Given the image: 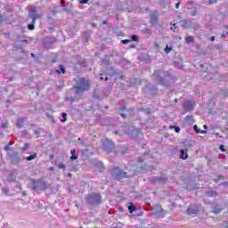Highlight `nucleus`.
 <instances>
[{
  "label": "nucleus",
  "mask_w": 228,
  "mask_h": 228,
  "mask_svg": "<svg viewBox=\"0 0 228 228\" xmlns=\"http://www.w3.org/2000/svg\"><path fill=\"white\" fill-rule=\"evenodd\" d=\"M31 56H32V57H35V53H31Z\"/></svg>",
  "instance_id": "nucleus-50"
},
{
  "label": "nucleus",
  "mask_w": 228,
  "mask_h": 228,
  "mask_svg": "<svg viewBox=\"0 0 228 228\" xmlns=\"http://www.w3.org/2000/svg\"><path fill=\"white\" fill-rule=\"evenodd\" d=\"M175 102H177V99H175Z\"/></svg>",
  "instance_id": "nucleus-55"
},
{
  "label": "nucleus",
  "mask_w": 228,
  "mask_h": 228,
  "mask_svg": "<svg viewBox=\"0 0 228 228\" xmlns=\"http://www.w3.org/2000/svg\"><path fill=\"white\" fill-rule=\"evenodd\" d=\"M193 129H194L195 133H197V134H206L208 133V131H206V130H200L199 126L197 125H194Z\"/></svg>",
  "instance_id": "nucleus-12"
},
{
  "label": "nucleus",
  "mask_w": 228,
  "mask_h": 228,
  "mask_svg": "<svg viewBox=\"0 0 228 228\" xmlns=\"http://www.w3.org/2000/svg\"><path fill=\"white\" fill-rule=\"evenodd\" d=\"M221 179H224V176H220Z\"/></svg>",
  "instance_id": "nucleus-54"
},
{
  "label": "nucleus",
  "mask_w": 228,
  "mask_h": 228,
  "mask_svg": "<svg viewBox=\"0 0 228 228\" xmlns=\"http://www.w3.org/2000/svg\"><path fill=\"white\" fill-rule=\"evenodd\" d=\"M8 149H9L8 146H5V147H4V150H5V151H8Z\"/></svg>",
  "instance_id": "nucleus-46"
},
{
  "label": "nucleus",
  "mask_w": 228,
  "mask_h": 228,
  "mask_svg": "<svg viewBox=\"0 0 228 228\" xmlns=\"http://www.w3.org/2000/svg\"><path fill=\"white\" fill-rule=\"evenodd\" d=\"M219 149H220V151H222V152H225V148H224V145H220L219 146Z\"/></svg>",
  "instance_id": "nucleus-31"
},
{
  "label": "nucleus",
  "mask_w": 228,
  "mask_h": 228,
  "mask_svg": "<svg viewBox=\"0 0 228 228\" xmlns=\"http://www.w3.org/2000/svg\"><path fill=\"white\" fill-rule=\"evenodd\" d=\"M210 4H215V3H216V0H210Z\"/></svg>",
  "instance_id": "nucleus-38"
},
{
  "label": "nucleus",
  "mask_w": 228,
  "mask_h": 228,
  "mask_svg": "<svg viewBox=\"0 0 228 228\" xmlns=\"http://www.w3.org/2000/svg\"><path fill=\"white\" fill-rule=\"evenodd\" d=\"M183 108H184V110H187V111H190L195 108V102H193L192 101H190V100H186L183 102Z\"/></svg>",
  "instance_id": "nucleus-8"
},
{
  "label": "nucleus",
  "mask_w": 228,
  "mask_h": 228,
  "mask_svg": "<svg viewBox=\"0 0 228 228\" xmlns=\"http://www.w3.org/2000/svg\"><path fill=\"white\" fill-rule=\"evenodd\" d=\"M139 161H140V163L143 162V159L142 158H139Z\"/></svg>",
  "instance_id": "nucleus-40"
},
{
  "label": "nucleus",
  "mask_w": 228,
  "mask_h": 228,
  "mask_svg": "<svg viewBox=\"0 0 228 228\" xmlns=\"http://www.w3.org/2000/svg\"><path fill=\"white\" fill-rule=\"evenodd\" d=\"M204 129H208V126L204 125Z\"/></svg>",
  "instance_id": "nucleus-47"
},
{
  "label": "nucleus",
  "mask_w": 228,
  "mask_h": 228,
  "mask_svg": "<svg viewBox=\"0 0 228 228\" xmlns=\"http://www.w3.org/2000/svg\"><path fill=\"white\" fill-rule=\"evenodd\" d=\"M222 37H223V38H225V35H223Z\"/></svg>",
  "instance_id": "nucleus-52"
},
{
  "label": "nucleus",
  "mask_w": 228,
  "mask_h": 228,
  "mask_svg": "<svg viewBox=\"0 0 228 228\" xmlns=\"http://www.w3.org/2000/svg\"><path fill=\"white\" fill-rule=\"evenodd\" d=\"M46 117H48V118H51V115H49V114H46Z\"/></svg>",
  "instance_id": "nucleus-48"
},
{
  "label": "nucleus",
  "mask_w": 228,
  "mask_h": 228,
  "mask_svg": "<svg viewBox=\"0 0 228 228\" xmlns=\"http://www.w3.org/2000/svg\"><path fill=\"white\" fill-rule=\"evenodd\" d=\"M222 210L220 209V208H216L215 210H214V213L216 214V215H218V213H220Z\"/></svg>",
  "instance_id": "nucleus-33"
},
{
  "label": "nucleus",
  "mask_w": 228,
  "mask_h": 228,
  "mask_svg": "<svg viewBox=\"0 0 228 228\" xmlns=\"http://www.w3.org/2000/svg\"><path fill=\"white\" fill-rule=\"evenodd\" d=\"M131 38H132L133 42H138V36L137 35H133L131 37Z\"/></svg>",
  "instance_id": "nucleus-26"
},
{
  "label": "nucleus",
  "mask_w": 228,
  "mask_h": 228,
  "mask_svg": "<svg viewBox=\"0 0 228 228\" xmlns=\"http://www.w3.org/2000/svg\"><path fill=\"white\" fill-rule=\"evenodd\" d=\"M71 157L70 159L74 160V159H77V155H76V150H71Z\"/></svg>",
  "instance_id": "nucleus-15"
},
{
  "label": "nucleus",
  "mask_w": 228,
  "mask_h": 228,
  "mask_svg": "<svg viewBox=\"0 0 228 228\" xmlns=\"http://www.w3.org/2000/svg\"><path fill=\"white\" fill-rule=\"evenodd\" d=\"M180 159H188V150H181L180 151Z\"/></svg>",
  "instance_id": "nucleus-11"
},
{
  "label": "nucleus",
  "mask_w": 228,
  "mask_h": 228,
  "mask_svg": "<svg viewBox=\"0 0 228 228\" xmlns=\"http://www.w3.org/2000/svg\"><path fill=\"white\" fill-rule=\"evenodd\" d=\"M180 4H181V2H178V3L175 4V8H176V10H178V8H179Z\"/></svg>",
  "instance_id": "nucleus-36"
},
{
  "label": "nucleus",
  "mask_w": 228,
  "mask_h": 228,
  "mask_svg": "<svg viewBox=\"0 0 228 228\" xmlns=\"http://www.w3.org/2000/svg\"><path fill=\"white\" fill-rule=\"evenodd\" d=\"M129 42H131V40H127V39L122 40V44H129Z\"/></svg>",
  "instance_id": "nucleus-34"
},
{
  "label": "nucleus",
  "mask_w": 228,
  "mask_h": 228,
  "mask_svg": "<svg viewBox=\"0 0 228 228\" xmlns=\"http://www.w3.org/2000/svg\"><path fill=\"white\" fill-rule=\"evenodd\" d=\"M185 41L187 42V44H191V42H193V37H187L185 38Z\"/></svg>",
  "instance_id": "nucleus-24"
},
{
  "label": "nucleus",
  "mask_w": 228,
  "mask_h": 228,
  "mask_svg": "<svg viewBox=\"0 0 228 228\" xmlns=\"http://www.w3.org/2000/svg\"><path fill=\"white\" fill-rule=\"evenodd\" d=\"M169 129H175V133H181V128L179 126H170Z\"/></svg>",
  "instance_id": "nucleus-18"
},
{
  "label": "nucleus",
  "mask_w": 228,
  "mask_h": 228,
  "mask_svg": "<svg viewBox=\"0 0 228 228\" xmlns=\"http://www.w3.org/2000/svg\"><path fill=\"white\" fill-rule=\"evenodd\" d=\"M152 212L155 216H158L159 218L165 216V210L161 208V206L155 205L152 207Z\"/></svg>",
  "instance_id": "nucleus-6"
},
{
  "label": "nucleus",
  "mask_w": 228,
  "mask_h": 228,
  "mask_svg": "<svg viewBox=\"0 0 228 228\" xmlns=\"http://www.w3.org/2000/svg\"><path fill=\"white\" fill-rule=\"evenodd\" d=\"M30 183L33 190H45V188H47L45 181L44 180H31Z\"/></svg>",
  "instance_id": "nucleus-2"
},
{
  "label": "nucleus",
  "mask_w": 228,
  "mask_h": 228,
  "mask_svg": "<svg viewBox=\"0 0 228 228\" xmlns=\"http://www.w3.org/2000/svg\"><path fill=\"white\" fill-rule=\"evenodd\" d=\"M128 134H133V133H131V132H128Z\"/></svg>",
  "instance_id": "nucleus-53"
},
{
  "label": "nucleus",
  "mask_w": 228,
  "mask_h": 228,
  "mask_svg": "<svg viewBox=\"0 0 228 228\" xmlns=\"http://www.w3.org/2000/svg\"><path fill=\"white\" fill-rule=\"evenodd\" d=\"M208 197H216V191H210L207 192Z\"/></svg>",
  "instance_id": "nucleus-19"
},
{
  "label": "nucleus",
  "mask_w": 228,
  "mask_h": 228,
  "mask_svg": "<svg viewBox=\"0 0 228 228\" xmlns=\"http://www.w3.org/2000/svg\"><path fill=\"white\" fill-rule=\"evenodd\" d=\"M112 175L118 180L120 181L121 179H124V177H129L127 175V173L122 171L120 168L116 167L112 171Z\"/></svg>",
  "instance_id": "nucleus-3"
},
{
  "label": "nucleus",
  "mask_w": 228,
  "mask_h": 228,
  "mask_svg": "<svg viewBox=\"0 0 228 228\" xmlns=\"http://www.w3.org/2000/svg\"><path fill=\"white\" fill-rule=\"evenodd\" d=\"M71 176H72V174L69 173L68 177H71Z\"/></svg>",
  "instance_id": "nucleus-45"
},
{
  "label": "nucleus",
  "mask_w": 228,
  "mask_h": 228,
  "mask_svg": "<svg viewBox=\"0 0 228 228\" xmlns=\"http://www.w3.org/2000/svg\"><path fill=\"white\" fill-rule=\"evenodd\" d=\"M102 142L103 143V147H105L106 149H111V147H113V142L108 138L102 139Z\"/></svg>",
  "instance_id": "nucleus-9"
},
{
  "label": "nucleus",
  "mask_w": 228,
  "mask_h": 228,
  "mask_svg": "<svg viewBox=\"0 0 228 228\" xmlns=\"http://www.w3.org/2000/svg\"><path fill=\"white\" fill-rule=\"evenodd\" d=\"M170 51H172V47L167 45L166 48H165V53H166L167 54H168V53H170Z\"/></svg>",
  "instance_id": "nucleus-25"
},
{
  "label": "nucleus",
  "mask_w": 228,
  "mask_h": 228,
  "mask_svg": "<svg viewBox=\"0 0 228 228\" xmlns=\"http://www.w3.org/2000/svg\"><path fill=\"white\" fill-rule=\"evenodd\" d=\"M42 17V14H39L36 10H31L28 12V18L32 19L33 24H35V20L40 19Z\"/></svg>",
  "instance_id": "nucleus-7"
},
{
  "label": "nucleus",
  "mask_w": 228,
  "mask_h": 228,
  "mask_svg": "<svg viewBox=\"0 0 228 228\" xmlns=\"http://www.w3.org/2000/svg\"><path fill=\"white\" fill-rule=\"evenodd\" d=\"M191 15H195V12H191Z\"/></svg>",
  "instance_id": "nucleus-51"
},
{
  "label": "nucleus",
  "mask_w": 228,
  "mask_h": 228,
  "mask_svg": "<svg viewBox=\"0 0 228 228\" xmlns=\"http://www.w3.org/2000/svg\"><path fill=\"white\" fill-rule=\"evenodd\" d=\"M58 168L65 170V168H66L65 164H63V163L59 164Z\"/></svg>",
  "instance_id": "nucleus-29"
},
{
  "label": "nucleus",
  "mask_w": 228,
  "mask_h": 228,
  "mask_svg": "<svg viewBox=\"0 0 228 228\" xmlns=\"http://www.w3.org/2000/svg\"><path fill=\"white\" fill-rule=\"evenodd\" d=\"M61 4H65V0H61Z\"/></svg>",
  "instance_id": "nucleus-41"
},
{
  "label": "nucleus",
  "mask_w": 228,
  "mask_h": 228,
  "mask_svg": "<svg viewBox=\"0 0 228 228\" xmlns=\"http://www.w3.org/2000/svg\"><path fill=\"white\" fill-rule=\"evenodd\" d=\"M211 42H215V37H210Z\"/></svg>",
  "instance_id": "nucleus-39"
},
{
  "label": "nucleus",
  "mask_w": 228,
  "mask_h": 228,
  "mask_svg": "<svg viewBox=\"0 0 228 228\" xmlns=\"http://www.w3.org/2000/svg\"><path fill=\"white\" fill-rule=\"evenodd\" d=\"M35 134H37V131H35Z\"/></svg>",
  "instance_id": "nucleus-56"
},
{
  "label": "nucleus",
  "mask_w": 228,
  "mask_h": 228,
  "mask_svg": "<svg viewBox=\"0 0 228 228\" xmlns=\"http://www.w3.org/2000/svg\"><path fill=\"white\" fill-rule=\"evenodd\" d=\"M28 149H29V143L26 142L24 147L21 148V151L24 152L25 151H28Z\"/></svg>",
  "instance_id": "nucleus-21"
},
{
  "label": "nucleus",
  "mask_w": 228,
  "mask_h": 228,
  "mask_svg": "<svg viewBox=\"0 0 228 228\" xmlns=\"http://www.w3.org/2000/svg\"><path fill=\"white\" fill-rule=\"evenodd\" d=\"M128 210L130 211V213H133V211H134V205H129L128 206Z\"/></svg>",
  "instance_id": "nucleus-28"
},
{
  "label": "nucleus",
  "mask_w": 228,
  "mask_h": 228,
  "mask_svg": "<svg viewBox=\"0 0 228 228\" xmlns=\"http://www.w3.org/2000/svg\"><path fill=\"white\" fill-rule=\"evenodd\" d=\"M90 88V81L85 79V77H79L77 79V85L75 86L76 94L80 95L85 91Z\"/></svg>",
  "instance_id": "nucleus-1"
},
{
  "label": "nucleus",
  "mask_w": 228,
  "mask_h": 228,
  "mask_svg": "<svg viewBox=\"0 0 228 228\" xmlns=\"http://www.w3.org/2000/svg\"><path fill=\"white\" fill-rule=\"evenodd\" d=\"M121 117H122L123 118H126V115H125V114H121Z\"/></svg>",
  "instance_id": "nucleus-42"
},
{
  "label": "nucleus",
  "mask_w": 228,
  "mask_h": 228,
  "mask_svg": "<svg viewBox=\"0 0 228 228\" xmlns=\"http://www.w3.org/2000/svg\"><path fill=\"white\" fill-rule=\"evenodd\" d=\"M151 22H156V17L151 16Z\"/></svg>",
  "instance_id": "nucleus-37"
},
{
  "label": "nucleus",
  "mask_w": 228,
  "mask_h": 228,
  "mask_svg": "<svg viewBox=\"0 0 228 228\" xmlns=\"http://www.w3.org/2000/svg\"><path fill=\"white\" fill-rule=\"evenodd\" d=\"M49 170L53 171V170H54V167H51L49 168Z\"/></svg>",
  "instance_id": "nucleus-44"
},
{
  "label": "nucleus",
  "mask_w": 228,
  "mask_h": 228,
  "mask_svg": "<svg viewBox=\"0 0 228 228\" xmlns=\"http://www.w3.org/2000/svg\"><path fill=\"white\" fill-rule=\"evenodd\" d=\"M28 29H29L30 31H33V29H35V23H31L28 25Z\"/></svg>",
  "instance_id": "nucleus-22"
},
{
  "label": "nucleus",
  "mask_w": 228,
  "mask_h": 228,
  "mask_svg": "<svg viewBox=\"0 0 228 228\" xmlns=\"http://www.w3.org/2000/svg\"><path fill=\"white\" fill-rule=\"evenodd\" d=\"M215 136H220V134L216 133V134H215Z\"/></svg>",
  "instance_id": "nucleus-43"
},
{
  "label": "nucleus",
  "mask_w": 228,
  "mask_h": 228,
  "mask_svg": "<svg viewBox=\"0 0 228 228\" xmlns=\"http://www.w3.org/2000/svg\"><path fill=\"white\" fill-rule=\"evenodd\" d=\"M175 24H173V26L171 27V31H175Z\"/></svg>",
  "instance_id": "nucleus-35"
},
{
  "label": "nucleus",
  "mask_w": 228,
  "mask_h": 228,
  "mask_svg": "<svg viewBox=\"0 0 228 228\" xmlns=\"http://www.w3.org/2000/svg\"><path fill=\"white\" fill-rule=\"evenodd\" d=\"M36 158H37V153H34L27 157V161H33V159H35Z\"/></svg>",
  "instance_id": "nucleus-16"
},
{
  "label": "nucleus",
  "mask_w": 228,
  "mask_h": 228,
  "mask_svg": "<svg viewBox=\"0 0 228 228\" xmlns=\"http://www.w3.org/2000/svg\"><path fill=\"white\" fill-rule=\"evenodd\" d=\"M2 191L3 193H4V195H8V191H10V189H8V187H4L2 188Z\"/></svg>",
  "instance_id": "nucleus-23"
},
{
  "label": "nucleus",
  "mask_w": 228,
  "mask_h": 228,
  "mask_svg": "<svg viewBox=\"0 0 228 228\" xmlns=\"http://www.w3.org/2000/svg\"><path fill=\"white\" fill-rule=\"evenodd\" d=\"M87 202L93 204V206H97L101 204V194H91L87 197Z\"/></svg>",
  "instance_id": "nucleus-5"
},
{
  "label": "nucleus",
  "mask_w": 228,
  "mask_h": 228,
  "mask_svg": "<svg viewBox=\"0 0 228 228\" xmlns=\"http://www.w3.org/2000/svg\"><path fill=\"white\" fill-rule=\"evenodd\" d=\"M132 47H134V45H132Z\"/></svg>",
  "instance_id": "nucleus-57"
},
{
  "label": "nucleus",
  "mask_w": 228,
  "mask_h": 228,
  "mask_svg": "<svg viewBox=\"0 0 228 228\" xmlns=\"http://www.w3.org/2000/svg\"><path fill=\"white\" fill-rule=\"evenodd\" d=\"M187 213L189 215H196V213H199V208H195L193 206H191L188 209H187Z\"/></svg>",
  "instance_id": "nucleus-10"
},
{
  "label": "nucleus",
  "mask_w": 228,
  "mask_h": 228,
  "mask_svg": "<svg viewBox=\"0 0 228 228\" xmlns=\"http://www.w3.org/2000/svg\"><path fill=\"white\" fill-rule=\"evenodd\" d=\"M185 121L189 124V126H193V123L195 122L193 120V116H187L185 118Z\"/></svg>",
  "instance_id": "nucleus-13"
},
{
  "label": "nucleus",
  "mask_w": 228,
  "mask_h": 228,
  "mask_svg": "<svg viewBox=\"0 0 228 228\" xmlns=\"http://www.w3.org/2000/svg\"><path fill=\"white\" fill-rule=\"evenodd\" d=\"M16 126L17 127H22V126H24V118H18Z\"/></svg>",
  "instance_id": "nucleus-14"
},
{
  "label": "nucleus",
  "mask_w": 228,
  "mask_h": 228,
  "mask_svg": "<svg viewBox=\"0 0 228 228\" xmlns=\"http://www.w3.org/2000/svg\"><path fill=\"white\" fill-rule=\"evenodd\" d=\"M153 76L154 77H157L158 83L165 86V84L163 83V77H161L164 76L165 77L166 76H170V72L167 71V73H164L163 70H155Z\"/></svg>",
  "instance_id": "nucleus-4"
},
{
  "label": "nucleus",
  "mask_w": 228,
  "mask_h": 228,
  "mask_svg": "<svg viewBox=\"0 0 228 228\" xmlns=\"http://www.w3.org/2000/svg\"><path fill=\"white\" fill-rule=\"evenodd\" d=\"M56 72L58 74H61V73L65 74V68L63 67V65H61L60 69H57Z\"/></svg>",
  "instance_id": "nucleus-17"
},
{
  "label": "nucleus",
  "mask_w": 228,
  "mask_h": 228,
  "mask_svg": "<svg viewBox=\"0 0 228 228\" xmlns=\"http://www.w3.org/2000/svg\"><path fill=\"white\" fill-rule=\"evenodd\" d=\"M102 24H106V20H103V21H102Z\"/></svg>",
  "instance_id": "nucleus-49"
},
{
  "label": "nucleus",
  "mask_w": 228,
  "mask_h": 228,
  "mask_svg": "<svg viewBox=\"0 0 228 228\" xmlns=\"http://www.w3.org/2000/svg\"><path fill=\"white\" fill-rule=\"evenodd\" d=\"M100 76L101 81H108V77H102V73H101Z\"/></svg>",
  "instance_id": "nucleus-27"
},
{
  "label": "nucleus",
  "mask_w": 228,
  "mask_h": 228,
  "mask_svg": "<svg viewBox=\"0 0 228 228\" xmlns=\"http://www.w3.org/2000/svg\"><path fill=\"white\" fill-rule=\"evenodd\" d=\"M62 118L61 119V122H67V113L61 114Z\"/></svg>",
  "instance_id": "nucleus-20"
},
{
  "label": "nucleus",
  "mask_w": 228,
  "mask_h": 228,
  "mask_svg": "<svg viewBox=\"0 0 228 228\" xmlns=\"http://www.w3.org/2000/svg\"><path fill=\"white\" fill-rule=\"evenodd\" d=\"M80 4H88V0H80Z\"/></svg>",
  "instance_id": "nucleus-30"
},
{
  "label": "nucleus",
  "mask_w": 228,
  "mask_h": 228,
  "mask_svg": "<svg viewBox=\"0 0 228 228\" xmlns=\"http://www.w3.org/2000/svg\"><path fill=\"white\" fill-rule=\"evenodd\" d=\"M157 181H158V183H166L167 179L166 178H162V179H158Z\"/></svg>",
  "instance_id": "nucleus-32"
}]
</instances>
